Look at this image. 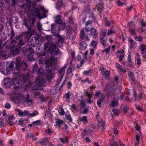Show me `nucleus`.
Returning <instances> with one entry per match:
<instances>
[{"instance_id": "obj_1", "label": "nucleus", "mask_w": 146, "mask_h": 146, "mask_svg": "<svg viewBox=\"0 0 146 146\" xmlns=\"http://www.w3.org/2000/svg\"><path fill=\"white\" fill-rule=\"evenodd\" d=\"M58 60L57 57H55L53 56H52L50 59L47 60L45 62V64L47 67L51 66L52 69L48 70L46 72V77L48 79H50L52 78V70H54L56 69V62Z\"/></svg>"}, {"instance_id": "obj_2", "label": "nucleus", "mask_w": 146, "mask_h": 146, "mask_svg": "<svg viewBox=\"0 0 146 146\" xmlns=\"http://www.w3.org/2000/svg\"><path fill=\"white\" fill-rule=\"evenodd\" d=\"M29 96L28 94L25 98L24 95L19 93H17L16 96L12 97L11 99L14 102L17 104L21 102H26L28 104L31 105L32 104V101L29 99Z\"/></svg>"}, {"instance_id": "obj_3", "label": "nucleus", "mask_w": 146, "mask_h": 146, "mask_svg": "<svg viewBox=\"0 0 146 146\" xmlns=\"http://www.w3.org/2000/svg\"><path fill=\"white\" fill-rule=\"evenodd\" d=\"M12 83L14 86L12 90V94H16L18 89L21 87L23 82L22 80L18 78H15L12 80Z\"/></svg>"}, {"instance_id": "obj_4", "label": "nucleus", "mask_w": 146, "mask_h": 146, "mask_svg": "<svg viewBox=\"0 0 146 146\" xmlns=\"http://www.w3.org/2000/svg\"><path fill=\"white\" fill-rule=\"evenodd\" d=\"M48 50L52 56L57 55L60 52V50L58 49V47L56 46L54 43L51 44L50 45Z\"/></svg>"}, {"instance_id": "obj_5", "label": "nucleus", "mask_w": 146, "mask_h": 146, "mask_svg": "<svg viewBox=\"0 0 146 146\" xmlns=\"http://www.w3.org/2000/svg\"><path fill=\"white\" fill-rule=\"evenodd\" d=\"M21 47L20 46H17L15 44H13L10 50L11 52V54L13 56H15L17 54L19 50Z\"/></svg>"}, {"instance_id": "obj_6", "label": "nucleus", "mask_w": 146, "mask_h": 146, "mask_svg": "<svg viewBox=\"0 0 146 146\" xmlns=\"http://www.w3.org/2000/svg\"><path fill=\"white\" fill-rule=\"evenodd\" d=\"M92 21L89 20L85 23V27H84V29L85 31L87 32L91 31L93 29L92 25Z\"/></svg>"}, {"instance_id": "obj_7", "label": "nucleus", "mask_w": 146, "mask_h": 146, "mask_svg": "<svg viewBox=\"0 0 146 146\" xmlns=\"http://www.w3.org/2000/svg\"><path fill=\"white\" fill-rule=\"evenodd\" d=\"M36 82L37 86L40 87L44 84L45 80L43 77L40 76L36 78Z\"/></svg>"}, {"instance_id": "obj_8", "label": "nucleus", "mask_w": 146, "mask_h": 146, "mask_svg": "<svg viewBox=\"0 0 146 146\" xmlns=\"http://www.w3.org/2000/svg\"><path fill=\"white\" fill-rule=\"evenodd\" d=\"M129 31L131 35L134 36L136 35L135 29L136 27L134 24L131 22L129 24Z\"/></svg>"}, {"instance_id": "obj_9", "label": "nucleus", "mask_w": 146, "mask_h": 146, "mask_svg": "<svg viewBox=\"0 0 146 146\" xmlns=\"http://www.w3.org/2000/svg\"><path fill=\"white\" fill-rule=\"evenodd\" d=\"M80 36L81 38L83 39L86 41H89L90 40V39L88 37V35L85 36L84 28H83L81 31L80 34Z\"/></svg>"}, {"instance_id": "obj_10", "label": "nucleus", "mask_w": 146, "mask_h": 146, "mask_svg": "<svg viewBox=\"0 0 146 146\" xmlns=\"http://www.w3.org/2000/svg\"><path fill=\"white\" fill-rule=\"evenodd\" d=\"M90 32V35L92 36L94 39H96L98 37V33L96 29L94 28Z\"/></svg>"}, {"instance_id": "obj_11", "label": "nucleus", "mask_w": 146, "mask_h": 146, "mask_svg": "<svg viewBox=\"0 0 146 146\" xmlns=\"http://www.w3.org/2000/svg\"><path fill=\"white\" fill-rule=\"evenodd\" d=\"M39 142L42 146H45L49 143V141L48 138L45 137L40 139Z\"/></svg>"}, {"instance_id": "obj_12", "label": "nucleus", "mask_w": 146, "mask_h": 146, "mask_svg": "<svg viewBox=\"0 0 146 146\" xmlns=\"http://www.w3.org/2000/svg\"><path fill=\"white\" fill-rule=\"evenodd\" d=\"M103 75H104L106 78L109 77L110 76V72L109 70H106L105 68H101L100 69Z\"/></svg>"}, {"instance_id": "obj_13", "label": "nucleus", "mask_w": 146, "mask_h": 146, "mask_svg": "<svg viewBox=\"0 0 146 146\" xmlns=\"http://www.w3.org/2000/svg\"><path fill=\"white\" fill-rule=\"evenodd\" d=\"M44 132L46 134L50 135L52 134L53 133L54 131L52 127L48 125L45 130Z\"/></svg>"}, {"instance_id": "obj_14", "label": "nucleus", "mask_w": 146, "mask_h": 146, "mask_svg": "<svg viewBox=\"0 0 146 146\" xmlns=\"http://www.w3.org/2000/svg\"><path fill=\"white\" fill-rule=\"evenodd\" d=\"M56 36L57 37L54 39L56 43L57 44L62 43L64 41L62 37L59 35H57Z\"/></svg>"}, {"instance_id": "obj_15", "label": "nucleus", "mask_w": 146, "mask_h": 146, "mask_svg": "<svg viewBox=\"0 0 146 146\" xmlns=\"http://www.w3.org/2000/svg\"><path fill=\"white\" fill-rule=\"evenodd\" d=\"M87 43L85 41H82L79 44V48L81 50H85L87 48Z\"/></svg>"}, {"instance_id": "obj_16", "label": "nucleus", "mask_w": 146, "mask_h": 146, "mask_svg": "<svg viewBox=\"0 0 146 146\" xmlns=\"http://www.w3.org/2000/svg\"><path fill=\"white\" fill-rule=\"evenodd\" d=\"M16 110L18 112L19 115L22 117H25L26 115H28L29 114V111L27 110H25L22 112L19 109H17Z\"/></svg>"}, {"instance_id": "obj_17", "label": "nucleus", "mask_w": 146, "mask_h": 146, "mask_svg": "<svg viewBox=\"0 0 146 146\" xmlns=\"http://www.w3.org/2000/svg\"><path fill=\"white\" fill-rule=\"evenodd\" d=\"M104 4L102 3H99L96 5V8L97 9L98 11L100 13L101 11L103 10L104 8Z\"/></svg>"}, {"instance_id": "obj_18", "label": "nucleus", "mask_w": 146, "mask_h": 146, "mask_svg": "<svg viewBox=\"0 0 146 146\" xmlns=\"http://www.w3.org/2000/svg\"><path fill=\"white\" fill-rule=\"evenodd\" d=\"M11 80L10 79L8 78L4 79L5 82L4 83V85L6 88H9L11 86Z\"/></svg>"}, {"instance_id": "obj_19", "label": "nucleus", "mask_w": 146, "mask_h": 146, "mask_svg": "<svg viewBox=\"0 0 146 146\" xmlns=\"http://www.w3.org/2000/svg\"><path fill=\"white\" fill-rule=\"evenodd\" d=\"M63 4V2L62 0L58 1L56 3V8L58 9H60L62 6Z\"/></svg>"}, {"instance_id": "obj_20", "label": "nucleus", "mask_w": 146, "mask_h": 146, "mask_svg": "<svg viewBox=\"0 0 146 146\" xmlns=\"http://www.w3.org/2000/svg\"><path fill=\"white\" fill-rule=\"evenodd\" d=\"M115 33V31L114 29V27L112 26L111 27L110 29L108 30V32L107 35L108 36Z\"/></svg>"}, {"instance_id": "obj_21", "label": "nucleus", "mask_w": 146, "mask_h": 146, "mask_svg": "<svg viewBox=\"0 0 146 146\" xmlns=\"http://www.w3.org/2000/svg\"><path fill=\"white\" fill-rule=\"evenodd\" d=\"M65 74V70L64 68H62L60 69L58 71V75L59 77L61 76V77L63 78L64 75Z\"/></svg>"}, {"instance_id": "obj_22", "label": "nucleus", "mask_w": 146, "mask_h": 146, "mask_svg": "<svg viewBox=\"0 0 146 146\" xmlns=\"http://www.w3.org/2000/svg\"><path fill=\"white\" fill-rule=\"evenodd\" d=\"M64 122L59 119H57L56 121V126L59 127H60L61 124L64 123Z\"/></svg>"}, {"instance_id": "obj_23", "label": "nucleus", "mask_w": 146, "mask_h": 146, "mask_svg": "<svg viewBox=\"0 0 146 146\" xmlns=\"http://www.w3.org/2000/svg\"><path fill=\"white\" fill-rule=\"evenodd\" d=\"M79 119L80 121H83L85 124H87L88 123L87 117L86 116H84L82 117L79 118Z\"/></svg>"}, {"instance_id": "obj_24", "label": "nucleus", "mask_w": 146, "mask_h": 146, "mask_svg": "<svg viewBox=\"0 0 146 146\" xmlns=\"http://www.w3.org/2000/svg\"><path fill=\"white\" fill-rule=\"evenodd\" d=\"M34 12L36 14V16L37 17L39 18L41 17V14L40 12V10L39 8H36L34 10Z\"/></svg>"}, {"instance_id": "obj_25", "label": "nucleus", "mask_w": 146, "mask_h": 146, "mask_svg": "<svg viewBox=\"0 0 146 146\" xmlns=\"http://www.w3.org/2000/svg\"><path fill=\"white\" fill-rule=\"evenodd\" d=\"M115 66L119 70V72H121L123 71V69L122 66L118 63H115Z\"/></svg>"}, {"instance_id": "obj_26", "label": "nucleus", "mask_w": 146, "mask_h": 146, "mask_svg": "<svg viewBox=\"0 0 146 146\" xmlns=\"http://www.w3.org/2000/svg\"><path fill=\"white\" fill-rule=\"evenodd\" d=\"M128 76L130 78L131 81L132 82H134L135 81V76L133 73L130 72V73L128 74Z\"/></svg>"}, {"instance_id": "obj_27", "label": "nucleus", "mask_w": 146, "mask_h": 146, "mask_svg": "<svg viewBox=\"0 0 146 146\" xmlns=\"http://www.w3.org/2000/svg\"><path fill=\"white\" fill-rule=\"evenodd\" d=\"M30 77L29 74L27 75H23V79L24 82L27 81Z\"/></svg>"}, {"instance_id": "obj_28", "label": "nucleus", "mask_w": 146, "mask_h": 146, "mask_svg": "<svg viewBox=\"0 0 146 146\" xmlns=\"http://www.w3.org/2000/svg\"><path fill=\"white\" fill-rule=\"evenodd\" d=\"M118 102L117 101H114L111 102L110 106L112 107H114L115 106H118Z\"/></svg>"}, {"instance_id": "obj_29", "label": "nucleus", "mask_w": 146, "mask_h": 146, "mask_svg": "<svg viewBox=\"0 0 146 146\" xmlns=\"http://www.w3.org/2000/svg\"><path fill=\"white\" fill-rule=\"evenodd\" d=\"M30 5H26L25 3H24L21 6V7L22 9H26L28 11L29 10V8L30 7Z\"/></svg>"}, {"instance_id": "obj_30", "label": "nucleus", "mask_w": 146, "mask_h": 146, "mask_svg": "<svg viewBox=\"0 0 146 146\" xmlns=\"http://www.w3.org/2000/svg\"><path fill=\"white\" fill-rule=\"evenodd\" d=\"M38 114L39 113L37 111H34V112L32 113H29L28 115L30 117H32L36 116V115Z\"/></svg>"}, {"instance_id": "obj_31", "label": "nucleus", "mask_w": 146, "mask_h": 146, "mask_svg": "<svg viewBox=\"0 0 146 146\" xmlns=\"http://www.w3.org/2000/svg\"><path fill=\"white\" fill-rule=\"evenodd\" d=\"M83 74L85 76L91 75L92 74V71L91 70L85 71L83 72Z\"/></svg>"}, {"instance_id": "obj_32", "label": "nucleus", "mask_w": 146, "mask_h": 146, "mask_svg": "<svg viewBox=\"0 0 146 146\" xmlns=\"http://www.w3.org/2000/svg\"><path fill=\"white\" fill-rule=\"evenodd\" d=\"M97 42L94 41V40H93L90 43V45L94 48H96L97 45Z\"/></svg>"}, {"instance_id": "obj_33", "label": "nucleus", "mask_w": 146, "mask_h": 146, "mask_svg": "<svg viewBox=\"0 0 146 146\" xmlns=\"http://www.w3.org/2000/svg\"><path fill=\"white\" fill-rule=\"evenodd\" d=\"M146 49V46L144 44H142L141 45V53L143 54L144 53L143 52Z\"/></svg>"}, {"instance_id": "obj_34", "label": "nucleus", "mask_w": 146, "mask_h": 146, "mask_svg": "<svg viewBox=\"0 0 146 146\" xmlns=\"http://www.w3.org/2000/svg\"><path fill=\"white\" fill-rule=\"evenodd\" d=\"M57 19L56 20V22L59 24H61L62 22V20L61 19V17L60 16H57Z\"/></svg>"}, {"instance_id": "obj_35", "label": "nucleus", "mask_w": 146, "mask_h": 146, "mask_svg": "<svg viewBox=\"0 0 146 146\" xmlns=\"http://www.w3.org/2000/svg\"><path fill=\"white\" fill-rule=\"evenodd\" d=\"M31 19L32 21V25L34 24L35 23L36 20L35 15H32V16L31 17Z\"/></svg>"}, {"instance_id": "obj_36", "label": "nucleus", "mask_w": 146, "mask_h": 146, "mask_svg": "<svg viewBox=\"0 0 146 146\" xmlns=\"http://www.w3.org/2000/svg\"><path fill=\"white\" fill-rule=\"evenodd\" d=\"M106 38H100V41L101 43L103 45L105 46L106 44Z\"/></svg>"}, {"instance_id": "obj_37", "label": "nucleus", "mask_w": 146, "mask_h": 146, "mask_svg": "<svg viewBox=\"0 0 146 146\" xmlns=\"http://www.w3.org/2000/svg\"><path fill=\"white\" fill-rule=\"evenodd\" d=\"M29 33L28 32H24L23 33V35H19L17 36H16L15 38L16 40H19L20 39L22 36L24 34V35H28Z\"/></svg>"}, {"instance_id": "obj_38", "label": "nucleus", "mask_w": 146, "mask_h": 146, "mask_svg": "<svg viewBox=\"0 0 146 146\" xmlns=\"http://www.w3.org/2000/svg\"><path fill=\"white\" fill-rule=\"evenodd\" d=\"M41 121L40 120H37L33 122L32 123L34 125H40Z\"/></svg>"}, {"instance_id": "obj_39", "label": "nucleus", "mask_w": 146, "mask_h": 146, "mask_svg": "<svg viewBox=\"0 0 146 146\" xmlns=\"http://www.w3.org/2000/svg\"><path fill=\"white\" fill-rule=\"evenodd\" d=\"M65 116L66 119L70 122H71L72 121V119L70 115L69 114H66V115Z\"/></svg>"}, {"instance_id": "obj_40", "label": "nucleus", "mask_w": 146, "mask_h": 146, "mask_svg": "<svg viewBox=\"0 0 146 146\" xmlns=\"http://www.w3.org/2000/svg\"><path fill=\"white\" fill-rule=\"evenodd\" d=\"M114 114L116 115H118L119 113V111L118 110L114 109L112 111Z\"/></svg>"}, {"instance_id": "obj_41", "label": "nucleus", "mask_w": 146, "mask_h": 146, "mask_svg": "<svg viewBox=\"0 0 146 146\" xmlns=\"http://www.w3.org/2000/svg\"><path fill=\"white\" fill-rule=\"evenodd\" d=\"M81 82L82 83H85L86 82H87L89 84H90L91 83V81L89 80L88 78H86L85 80H82Z\"/></svg>"}, {"instance_id": "obj_42", "label": "nucleus", "mask_w": 146, "mask_h": 146, "mask_svg": "<svg viewBox=\"0 0 146 146\" xmlns=\"http://www.w3.org/2000/svg\"><path fill=\"white\" fill-rule=\"evenodd\" d=\"M141 59L140 58H137V63L138 66V67L139 68L141 64Z\"/></svg>"}, {"instance_id": "obj_43", "label": "nucleus", "mask_w": 146, "mask_h": 146, "mask_svg": "<svg viewBox=\"0 0 146 146\" xmlns=\"http://www.w3.org/2000/svg\"><path fill=\"white\" fill-rule=\"evenodd\" d=\"M38 74L42 76L43 75V69L42 68H40L38 70Z\"/></svg>"}, {"instance_id": "obj_44", "label": "nucleus", "mask_w": 146, "mask_h": 146, "mask_svg": "<svg viewBox=\"0 0 146 146\" xmlns=\"http://www.w3.org/2000/svg\"><path fill=\"white\" fill-rule=\"evenodd\" d=\"M143 39V38L140 36H136L135 37V39L137 41H141Z\"/></svg>"}, {"instance_id": "obj_45", "label": "nucleus", "mask_w": 146, "mask_h": 146, "mask_svg": "<svg viewBox=\"0 0 146 146\" xmlns=\"http://www.w3.org/2000/svg\"><path fill=\"white\" fill-rule=\"evenodd\" d=\"M39 98L41 101L44 102H45L48 100L47 98L46 97H44L43 95L40 96Z\"/></svg>"}, {"instance_id": "obj_46", "label": "nucleus", "mask_w": 146, "mask_h": 146, "mask_svg": "<svg viewBox=\"0 0 146 146\" xmlns=\"http://www.w3.org/2000/svg\"><path fill=\"white\" fill-rule=\"evenodd\" d=\"M13 119V116L11 115L10 116L7 117L5 119V120L6 121V122H7L11 121Z\"/></svg>"}, {"instance_id": "obj_47", "label": "nucleus", "mask_w": 146, "mask_h": 146, "mask_svg": "<svg viewBox=\"0 0 146 146\" xmlns=\"http://www.w3.org/2000/svg\"><path fill=\"white\" fill-rule=\"evenodd\" d=\"M60 141L61 142L64 143L67 142L68 139L66 137L65 138H60Z\"/></svg>"}, {"instance_id": "obj_48", "label": "nucleus", "mask_w": 146, "mask_h": 146, "mask_svg": "<svg viewBox=\"0 0 146 146\" xmlns=\"http://www.w3.org/2000/svg\"><path fill=\"white\" fill-rule=\"evenodd\" d=\"M40 10L43 13L44 17H45L46 14L48 13V11L45 10L44 8H42L40 9Z\"/></svg>"}, {"instance_id": "obj_49", "label": "nucleus", "mask_w": 146, "mask_h": 146, "mask_svg": "<svg viewBox=\"0 0 146 146\" xmlns=\"http://www.w3.org/2000/svg\"><path fill=\"white\" fill-rule=\"evenodd\" d=\"M0 56L5 57L7 56L5 51V50L1 51L0 52Z\"/></svg>"}, {"instance_id": "obj_50", "label": "nucleus", "mask_w": 146, "mask_h": 146, "mask_svg": "<svg viewBox=\"0 0 146 146\" xmlns=\"http://www.w3.org/2000/svg\"><path fill=\"white\" fill-rule=\"evenodd\" d=\"M46 38L49 42H51L52 40V36L50 35L47 36H46Z\"/></svg>"}, {"instance_id": "obj_51", "label": "nucleus", "mask_w": 146, "mask_h": 146, "mask_svg": "<svg viewBox=\"0 0 146 146\" xmlns=\"http://www.w3.org/2000/svg\"><path fill=\"white\" fill-rule=\"evenodd\" d=\"M42 25L39 22H38L37 23V27L38 29V30L40 31L42 29Z\"/></svg>"}, {"instance_id": "obj_52", "label": "nucleus", "mask_w": 146, "mask_h": 146, "mask_svg": "<svg viewBox=\"0 0 146 146\" xmlns=\"http://www.w3.org/2000/svg\"><path fill=\"white\" fill-rule=\"evenodd\" d=\"M72 73V69L71 67H69L68 68L66 74L67 75H68Z\"/></svg>"}, {"instance_id": "obj_53", "label": "nucleus", "mask_w": 146, "mask_h": 146, "mask_svg": "<svg viewBox=\"0 0 146 146\" xmlns=\"http://www.w3.org/2000/svg\"><path fill=\"white\" fill-rule=\"evenodd\" d=\"M103 101V100L102 99L100 98L98 100L97 102V104L99 106V107H100V105L101 104V102Z\"/></svg>"}, {"instance_id": "obj_54", "label": "nucleus", "mask_w": 146, "mask_h": 146, "mask_svg": "<svg viewBox=\"0 0 146 146\" xmlns=\"http://www.w3.org/2000/svg\"><path fill=\"white\" fill-rule=\"evenodd\" d=\"M111 22L108 21L106 19H105V25L107 27H109L111 25Z\"/></svg>"}, {"instance_id": "obj_55", "label": "nucleus", "mask_w": 146, "mask_h": 146, "mask_svg": "<svg viewBox=\"0 0 146 146\" xmlns=\"http://www.w3.org/2000/svg\"><path fill=\"white\" fill-rule=\"evenodd\" d=\"M22 66L24 67L23 70H25L27 68L28 65L25 62L22 63Z\"/></svg>"}, {"instance_id": "obj_56", "label": "nucleus", "mask_w": 146, "mask_h": 146, "mask_svg": "<svg viewBox=\"0 0 146 146\" xmlns=\"http://www.w3.org/2000/svg\"><path fill=\"white\" fill-rule=\"evenodd\" d=\"M11 35L10 38L11 39H12L15 35V33L13 29L11 30Z\"/></svg>"}, {"instance_id": "obj_57", "label": "nucleus", "mask_w": 146, "mask_h": 146, "mask_svg": "<svg viewBox=\"0 0 146 146\" xmlns=\"http://www.w3.org/2000/svg\"><path fill=\"white\" fill-rule=\"evenodd\" d=\"M106 32H103L102 33L101 35L100 36V38H104L106 36Z\"/></svg>"}, {"instance_id": "obj_58", "label": "nucleus", "mask_w": 146, "mask_h": 146, "mask_svg": "<svg viewBox=\"0 0 146 146\" xmlns=\"http://www.w3.org/2000/svg\"><path fill=\"white\" fill-rule=\"evenodd\" d=\"M4 106L6 109H9L11 108V105L9 103H6L5 104Z\"/></svg>"}, {"instance_id": "obj_59", "label": "nucleus", "mask_w": 146, "mask_h": 146, "mask_svg": "<svg viewBox=\"0 0 146 146\" xmlns=\"http://www.w3.org/2000/svg\"><path fill=\"white\" fill-rule=\"evenodd\" d=\"M93 97V96L88 97V98L87 99V102L90 104L92 103H93V100H91V98Z\"/></svg>"}, {"instance_id": "obj_60", "label": "nucleus", "mask_w": 146, "mask_h": 146, "mask_svg": "<svg viewBox=\"0 0 146 146\" xmlns=\"http://www.w3.org/2000/svg\"><path fill=\"white\" fill-rule=\"evenodd\" d=\"M40 92L38 91V90H36L34 92V96L35 97H36L37 96H38L40 95Z\"/></svg>"}, {"instance_id": "obj_61", "label": "nucleus", "mask_w": 146, "mask_h": 146, "mask_svg": "<svg viewBox=\"0 0 146 146\" xmlns=\"http://www.w3.org/2000/svg\"><path fill=\"white\" fill-rule=\"evenodd\" d=\"M124 55H120L119 56H117V57H119V61L120 62L122 61L123 58L124 57Z\"/></svg>"}, {"instance_id": "obj_62", "label": "nucleus", "mask_w": 146, "mask_h": 146, "mask_svg": "<svg viewBox=\"0 0 146 146\" xmlns=\"http://www.w3.org/2000/svg\"><path fill=\"white\" fill-rule=\"evenodd\" d=\"M59 113L61 115H64V111L63 109H62L59 111Z\"/></svg>"}, {"instance_id": "obj_63", "label": "nucleus", "mask_w": 146, "mask_h": 146, "mask_svg": "<svg viewBox=\"0 0 146 146\" xmlns=\"http://www.w3.org/2000/svg\"><path fill=\"white\" fill-rule=\"evenodd\" d=\"M62 78H63L61 77V76H60L59 77V78L57 82V84L56 85H58L61 82Z\"/></svg>"}, {"instance_id": "obj_64", "label": "nucleus", "mask_w": 146, "mask_h": 146, "mask_svg": "<svg viewBox=\"0 0 146 146\" xmlns=\"http://www.w3.org/2000/svg\"><path fill=\"white\" fill-rule=\"evenodd\" d=\"M49 43L48 42H47L44 45V49L45 50H47L49 46Z\"/></svg>"}]
</instances>
